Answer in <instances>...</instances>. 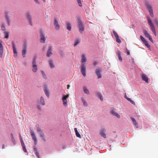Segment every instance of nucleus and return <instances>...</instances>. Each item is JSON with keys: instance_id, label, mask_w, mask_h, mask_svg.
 I'll use <instances>...</instances> for the list:
<instances>
[{"instance_id": "603ef678", "label": "nucleus", "mask_w": 158, "mask_h": 158, "mask_svg": "<svg viewBox=\"0 0 158 158\" xmlns=\"http://www.w3.org/2000/svg\"><path fill=\"white\" fill-rule=\"evenodd\" d=\"M93 64L94 66H95L97 64V63L96 61H94L93 62Z\"/></svg>"}, {"instance_id": "393cba45", "label": "nucleus", "mask_w": 158, "mask_h": 158, "mask_svg": "<svg viewBox=\"0 0 158 158\" xmlns=\"http://www.w3.org/2000/svg\"><path fill=\"white\" fill-rule=\"evenodd\" d=\"M80 40L79 39H77L75 40L74 41V46L75 47L78 44H79L80 43Z\"/></svg>"}, {"instance_id": "49530a36", "label": "nucleus", "mask_w": 158, "mask_h": 158, "mask_svg": "<svg viewBox=\"0 0 158 158\" xmlns=\"http://www.w3.org/2000/svg\"><path fill=\"white\" fill-rule=\"evenodd\" d=\"M150 16L152 17H153V11H149V12Z\"/></svg>"}, {"instance_id": "13d9d810", "label": "nucleus", "mask_w": 158, "mask_h": 158, "mask_svg": "<svg viewBox=\"0 0 158 158\" xmlns=\"http://www.w3.org/2000/svg\"><path fill=\"white\" fill-rule=\"evenodd\" d=\"M127 54L128 55H129L130 54V52L128 51H127Z\"/></svg>"}, {"instance_id": "c03bdc74", "label": "nucleus", "mask_w": 158, "mask_h": 158, "mask_svg": "<svg viewBox=\"0 0 158 158\" xmlns=\"http://www.w3.org/2000/svg\"><path fill=\"white\" fill-rule=\"evenodd\" d=\"M11 140L13 143L15 144V141L14 138H11Z\"/></svg>"}, {"instance_id": "c85d7f7f", "label": "nucleus", "mask_w": 158, "mask_h": 158, "mask_svg": "<svg viewBox=\"0 0 158 158\" xmlns=\"http://www.w3.org/2000/svg\"><path fill=\"white\" fill-rule=\"evenodd\" d=\"M5 37L6 39H7L9 38V32L7 31H5L4 32Z\"/></svg>"}, {"instance_id": "412c9836", "label": "nucleus", "mask_w": 158, "mask_h": 158, "mask_svg": "<svg viewBox=\"0 0 158 158\" xmlns=\"http://www.w3.org/2000/svg\"><path fill=\"white\" fill-rule=\"evenodd\" d=\"M52 49L51 47H50L47 53V56L48 57H50L52 54Z\"/></svg>"}, {"instance_id": "423d86ee", "label": "nucleus", "mask_w": 158, "mask_h": 158, "mask_svg": "<svg viewBox=\"0 0 158 158\" xmlns=\"http://www.w3.org/2000/svg\"><path fill=\"white\" fill-rule=\"evenodd\" d=\"M26 19L28 20L30 24L32 25L31 16L29 12H27L26 15Z\"/></svg>"}, {"instance_id": "72a5a7b5", "label": "nucleus", "mask_w": 158, "mask_h": 158, "mask_svg": "<svg viewBox=\"0 0 158 158\" xmlns=\"http://www.w3.org/2000/svg\"><path fill=\"white\" fill-rule=\"evenodd\" d=\"M44 135L43 133L41 132L40 133V137L42 138L44 141H45L46 139L44 138Z\"/></svg>"}, {"instance_id": "f3484780", "label": "nucleus", "mask_w": 158, "mask_h": 158, "mask_svg": "<svg viewBox=\"0 0 158 158\" xmlns=\"http://www.w3.org/2000/svg\"><path fill=\"white\" fill-rule=\"evenodd\" d=\"M95 73L98 76V78L99 79L102 77L101 70L99 69H96Z\"/></svg>"}, {"instance_id": "680f3d73", "label": "nucleus", "mask_w": 158, "mask_h": 158, "mask_svg": "<svg viewBox=\"0 0 158 158\" xmlns=\"http://www.w3.org/2000/svg\"><path fill=\"white\" fill-rule=\"evenodd\" d=\"M125 98H126L127 99V98H128L126 96V95H125Z\"/></svg>"}, {"instance_id": "4c0bfd02", "label": "nucleus", "mask_w": 158, "mask_h": 158, "mask_svg": "<svg viewBox=\"0 0 158 158\" xmlns=\"http://www.w3.org/2000/svg\"><path fill=\"white\" fill-rule=\"evenodd\" d=\"M113 32L115 38L119 37L117 33L114 30H113Z\"/></svg>"}, {"instance_id": "5701e85b", "label": "nucleus", "mask_w": 158, "mask_h": 158, "mask_svg": "<svg viewBox=\"0 0 158 158\" xmlns=\"http://www.w3.org/2000/svg\"><path fill=\"white\" fill-rule=\"evenodd\" d=\"M34 151L35 152V154H36L37 157L38 158H40V155L39 152L37 151V148H34Z\"/></svg>"}, {"instance_id": "dca6fc26", "label": "nucleus", "mask_w": 158, "mask_h": 158, "mask_svg": "<svg viewBox=\"0 0 158 158\" xmlns=\"http://www.w3.org/2000/svg\"><path fill=\"white\" fill-rule=\"evenodd\" d=\"M87 60L85 54H83L81 57V64L85 65V63L86 61Z\"/></svg>"}, {"instance_id": "69168bd1", "label": "nucleus", "mask_w": 158, "mask_h": 158, "mask_svg": "<svg viewBox=\"0 0 158 158\" xmlns=\"http://www.w3.org/2000/svg\"><path fill=\"white\" fill-rule=\"evenodd\" d=\"M156 25V26H157V27H158V24H157V25Z\"/></svg>"}, {"instance_id": "ddd939ff", "label": "nucleus", "mask_w": 158, "mask_h": 158, "mask_svg": "<svg viewBox=\"0 0 158 158\" xmlns=\"http://www.w3.org/2000/svg\"><path fill=\"white\" fill-rule=\"evenodd\" d=\"M12 45L13 49V52L14 53V56L15 57H16L17 56V52L16 50L15 43L13 41L12 42Z\"/></svg>"}, {"instance_id": "1a4fd4ad", "label": "nucleus", "mask_w": 158, "mask_h": 158, "mask_svg": "<svg viewBox=\"0 0 158 158\" xmlns=\"http://www.w3.org/2000/svg\"><path fill=\"white\" fill-rule=\"evenodd\" d=\"M106 129L105 128H102L101 129L100 131L99 134L102 137L104 138H106Z\"/></svg>"}, {"instance_id": "4468645a", "label": "nucleus", "mask_w": 158, "mask_h": 158, "mask_svg": "<svg viewBox=\"0 0 158 158\" xmlns=\"http://www.w3.org/2000/svg\"><path fill=\"white\" fill-rule=\"evenodd\" d=\"M5 19L7 23V24L8 26H10V16L8 15L7 12L5 13Z\"/></svg>"}, {"instance_id": "20e7f679", "label": "nucleus", "mask_w": 158, "mask_h": 158, "mask_svg": "<svg viewBox=\"0 0 158 158\" xmlns=\"http://www.w3.org/2000/svg\"><path fill=\"white\" fill-rule=\"evenodd\" d=\"M143 32L145 35V37L148 38L150 41H151L152 43H153V41L149 33L145 29H143Z\"/></svg>"}, {"instance_id": "de8ad7c7", "label": "nucleus", "mask_w": 158, "mask_h": 158, "mask_svg": "<svg viewBox=\"0 0 158 158\" xmlns=\"http://www.w3.org/2000/svg\"><path fill=\"white\" fill-rule=\"evenodd\" d=\"M23 151L25 152H27V149H26V148L25 147V146L23 147Z\"/></svg>"}, {"instance_id": "9b49d317", "label": "nucleus", "mask_w": 158, "mask_h": 158, "mask_svg": "<svg viewBox=\"0 0 158 158\" xmlns=\"http://www.w3.org/2000/svg\"><path fill=\"white\" fill-rule=\"evenodd\" d=\"M116 110L115 109H112L110 110V113L112 115L116 116L118 118H120V116L116 112Z\"/></svg>"}, {"instance_id": "4be33fe9", "label": "nucleus", "mask_w": 158, "mask_h": 158, "mask_svg": "<svg viewBox=\"0 0 158 158\" xmlns=\"http://www.w3.org/2000/svg\"><path fill=\"white\" fill-rule=\"evenodd\" d=\"M44 89L45 94L48 98H49V94L48 88L46 86L44 87Z\"/></svg>"}, {"instance_id": "79ce46f5", "label": "nucleus", "mask_w": 158, "mask_h": 158, "mask_svg": "<svg viewBox=\"0 0 158 158\" xmlns=\"http://www.w3.org/2000/svg\"><path fill=\"white\" fill-rule=\"evenodd\" d=\"M41 73H42V76H43V77L45 79H46V75L45 74V73H44L43 71H41Z\"/></svg>"}, {"instance_id": "f704fd0d", "label": "nucleus", "mask_w": 158, "mask_h": 158, "mask_svg": "<svg viewBox=\"0 0 158 158\" xmlns=\"http://www.w3.org/2000/svg\"><path fill=\"white\" fill-rule=\"evenodd\" d=\"M131 119L132 120L133 123L134 125H136L137 124V123L134 118H131Z\"/></svg>"}, {"instance_id": "bb28decb", "label": "nucleus", "mask_w": 158, "mask_h": 158, "mask_svg": "<svg viewBox=\"0 0 158 158\" xmlns=\"http://www.w3.org/2000/svg\"><path fill=\"white\" fill-rule=\"evenodd\" d=\"M1 30L3 31H5L6 30L5 25L4 23H2L1 24Z\"/></svg>"}, {"instance_id": "c9c22d12", "label": "nucleus", "mask_w": 158, "mask_h": 158, "mask_svg": "<svg viewBox=\"0 0 158 158\" xmlns=\"http://www.w3.org/2000/svg\"><path fill=\"white\" fill-rule=\"evenodd\" d=\"M82 101L84 105L85 106H87V103L83 98L82 99Z\"/></svg>"}, {"instance_id": "09e8293b", "label": "nucleus", "mask_w": 158, "mask_h": 158, "mask_svg": "<svg viewBox=\"0 0 158 158\" xmlns=\"http://www.w3.org/2000/svg\"><path fill=\"white\" fill-rule=\"evenodd\" d=\"M36 127L37 131L41 132V129L39 127Z\"/></svg>"}, {"instance_id": "9d476101", "label": "nucleus", "mask_w": 158, "mask_h": 158, "mask_svg": "<svg viewBox=\"0 0 158 158\" xmlns=\"http://www.w3.org/2000/svg\"><path fill=\"white\" fill-rule=\"evenodd\" d=\"M140 39L143 42L145 45L148 48H150V45L148 44V42L145 40V38L142 35L140 36Z\"/></svg>"}, {"instance_id": "e433bc0d", "label": "nucleus", "mask_w": 158, "mask_h": 158, "mask_svg": "<svg viewBox=\"0 0 158 158\" xmlns=\"http://www.w3.org/2000/svg\"><path fill=\"white\" fill-rule=\"evenodd\" d=\"M127 99L128 101L130 102L132 104H133L134 105H135V102L133 100H131L130 98H127Z\"/></svg>"}, {"instance_id": "7ed1b4c3", "label": "nucleus", "mask_w": 158, "mask_h": 158, "mask_svg": "<svg viewBox=\"0 0 158 158\" xmlns=\"http://www.w3.org/2000/svg\"><path fill=\"white\" fill-rule=\"evenodd\" d=\"M36 58L35 57L32 62V71L34 72H36L37 70V66L36 64Z\"/></svg>"}, {"instance_id": "f257e3e1", "label": "nucleus", "mask_w": 158, "mask_h": 158, "mask_svg": "<svg viewBox=\"0 0 158 158\" xmlns=\"http://www.w3.org/2000/svg\"><path fill=\"white\" fill-rule=\"evenodd\" d=\"M148 21L151 30L152 32L156 36V34L155 27L153 22L149 18H148Z\"/></svg>"}, {"instance_id": "0e129e2a", "label": "nucleus", "mask_w": 158, "mask_h": 158, "mask_svg": "<svg viewBox=\"0 0 158 158\" xmlns=\"http://www.w3.org/2000/svg\"><path fill=\"white\" fill-rule=\"evenodd\" d=\"M158 24V22L157 23H156V25H157V24Z\"/></svg>"}, {"instance_id": "e2e57ef3", "label": "nucleus", "mask_w": 158, "mask_h": 158, "mask_svg": "<svg viewBox=\"0 0 158 158\" xmlns=\"http://www.w3.org/2000/svg\"><path fill=\"white\" fill-rule=\"evenodd\" d=\"M42 0L44 2H46V0Z\"/></svg>"}, {"instance_id": "8fccbe9b", "label": "nucleus", "mask_w": 158, "mask_h": 158, "mask_svg": "<svg viewBox=\"0 0 158 158\" xmlns=\"http://www.w3.org/2000/svg\"><path fill=\"white\" fill-rule=\"evenodd\" d=\"M21 142V143L22 146V147H25V144L24 143L23 141H22V142Z\"/></svg>"}, {"instance_id": "b1692460", "label": "nucleus", "mask_w": 158, "mask_h": 158, "mask_svg": "<svg viewBox=\"0 0 158 158\" xmlns=\"http://www.w3.org/2000/svg\"><path fill=\"white\" fill-rule=\"evenodd\" d=\"M96 96L100 98L101 101H102L103 100L102 95L99 92H97L96 93Z\"/></svg>"}, {"instance_id": "a878e982", "label": "nucleus", "mask_w": 158, "mask_h": 158, "mask_svg": "<svg viewBox=\"0 0 158 158\" xmlns=\"http://www.w3.org/2000/svg\"><path fill=\"white\" fill-rule=\"evenodd\" d=\"M49 64L50 67L51 68H53L54 67V66L53 64V61L52 60H50L49 61Z\"/></svg>"}, {"instance_id": "6e6d98bb", "label": "nucleus", "mask_w": 158, "mask_h": 158, "mask_svg": "<svg viewBox=\"0 0 158 158\" xmlns=\"http://www.w3.org/2000/svg\"><path fill=\"white\" fill-rule=\"evenodd\" d=\"M74 131H75V133H76V132H78L77 130V128H74Z\"/></svg>"}, {"instance_id": "5fc2aeb1", "label": "nucleus", "mask_w": 158, "mask_h": 158, "mask_svg": "<svg viewBox=\"0 0 158 158\" xmlns=\"http://www.w3.org/2000/svg\"><path fill=\"white\" fill-rule=\"evenodd\" d=\"M19 138H20V141H21V142L22 141H23V140L22 139V137L20 135H19Z\"/></svg>"}, {"instance_id": "864d4df0", "label": "nucleus", "mask_w": 158, "mask_h": 158, "mask_svg": "<svg viewBox=\"0 0 158 158\" xmlns=\"http://www.w3.org/2000/svg\"><path fill=\"white\" fill-rule=\"evenodd\" d=\"M154 23H155V24H156V23H157V22H158V20H157V19H155L154 20Z\"/></svg>"}, {"instance_id": "f03ea898", "label": "nucleus", "mask_w": 158, "mask_h": 158, "mask_svg": "<svg viewBox=\"0 0 158 158\" xmlns=\"http://www.w3.org/2000/svg\"><path fill=\"white\" fill-rule=\"evenodd\" d=\"M78 28L79 29V32L81 33H82V32L84 31V27L82 24V22L81 19H78Z\"/></svg>"}, {"instance_id": "a211bd4d", "label": "nucleus", "mask_w": 158, "mask_h": 158, "mask_svg": "<svg viewBox=\"0 0 158 158\" xmlns=\"http://www.w3.org/2000/svg\"><path fill=\"white\" fill-rule=\"evenodd\" d=\"M142 79L145 81L146 83H148V78L147 76L144 74H142L141 75Z\"/></svg>"}, {"instance_id": "6ab92c4d", "label": "nucleus", "mask_w": 158, "mask_h": 158, "mask_svg": "<svg viewBox=\"0 0 158 158\" xmlns=\"http://www.w3.org/2000/svg\"><path fill=\"white\" fill-rule=\"evenodd\" d=\"M3 53V46L2 44V42H0V57L2 58V57Z\"/></svg>"}, {"instance_id": "a18cd8bd", "label": "nucleus", "mask_w": 158, "mask_h": 158, "mask_svg": "<svg viewBox=\"0 0 158 158\" xmlns=\"http://www.w3.org/2000/svg\"><path fill=\"white\" fill-rule=\"evenodd\" d=\"M26 48H27L26 45L25 44H24L23 46V49L26 50Z\"/></svg>"}, {"instance_id": "f8f14e48", "label": "nucleus", "mask_w": 158, "mask_h": 158, "mask_svg": "<svg viewBox=\"0 0 158 158\" xmlns=\"http://www.w3.org/2000/svg\"><path fill=\"white\" fill-rule=\"evenodd\" d=\"M145 3L147 7V9L149 12L153 11L152 6L148 2L146 1Z\"/></svg>"}, {"instance_id": "a19ab883", "label": "nucleus", "mask_w": 158, "mask_h": 158, "mask_svg": "<svg viewBox=\"0 0 158 158\" xmlns=\"http://www.w3.org/2000/svg\"><path fill=\"white\" fill-rule=\"evenodd\" d=\"M69 94H67L66 95L64 96L62 98V99H67V98L69 97Z\"/></svg>"}, {"instance_id": "39448f33", "label": "nucleus", "mask_w": 158, "mask_h": 158, "mask_svg": "<svg viewBox=\"0 0 158 158\" xmlns=\"http://www.w3.org/2000/svg\"><path fill=\"white\" fill-rule=\"evenodd\" d=\"M31 133L32 139L34 141L35 145H36L37 143V140L34 132L32 130H31Z\"/></svg>"}, {"instance_id": "cd10ccee", "label": "nucleus", "mask_w": 158, "mask_h": 158, "mask_svg": "<svg viewBox=\"0 0 158 158\" xmlns=\"http://www.w3.org/2000/svg\"><path fill=\"white\" fill-rule=\"evenodd\" d=\"M40 102L41 104L42 105H45V102L44 98L43 97H41L40 98Z\"/></svg>"}, {"instance_id": "2eb2a0df", "label": "nucleus", "mask_w": 158, "mask_h": 158, "mask_svg": "<svg viewBox=\"0 0 158 158\" xmlns=\"http://www.w3.org/2000/svg\"><path fill=\"white\" fill-rule=\"evenodd\" d=\"M54 25L55 26V29L56 30H58L60 29V25L59 24L57 20L55 19L54 22Z\"/></svg>"}, {"instance_id": "4d7b16f0", "label": "nucleus", "mask_w": 158, "mask_h": 158, "mask_svg": "<svg viewBox=\"0 0 158 158\" xmlns=\"http://www.w3.org/2000/svg\"><path fill=\"white\" fill-rule=\"evenodd\" d=\"M10 136H11V138H14L13 135L12 133H11L10 134Z\"/></svg>"}, {"instance_id": "c756f323", "label": "nucleus", "mask_w": 158, "mask_h": 158, "mask_svg": "<svg viewBox=\"0 0 158 158\" xmlns=\"http://www.w3.org/2000/svg\"><path fill=\"white\" fill-rule=\"evenodd\" d=\"M67 28L70 31L71 29V25L69 23H67Z\"/></svg>"}, {"instance_id": "58836bf2", "label": "nucleus", "mask_w": 158, "mask_h": 158, "mask_svg": "<svg viewBox=\"0 0 158 158\" xmlns=\"http://www.w3.org/2000/svg\"><path fill=\"white\" fill-rule=\"evenodd\" d=\"M116 41L118 43L120 44L121 42V41L119 39V37L116 38Z\"/></svg>"}, {"instance_id": "ea45409f", "label": "nucleus", "mask_w": 158, "mask_h": 158, "mask_svg": "<svg viewBox=\"0 0 158 158\" xmlns=\"http://www.w3.org/2000/svg\"><path fill=\"white\" fill-rule=\"evenodd\" d=\"M77 2L78 3V5L79 6L81 7L82 6V3L81 2V0H77Z\"/></svg>"}, {"instance_id": "37998d69", "label": "nucleus", "mask_w": 158, "mask_h": 158, "mask_svg": "<svg viewBox=\"0 0 158 158\" xmlns=\"http://www.w3.org/2000/svg\"><path fill=\"white\" fill-rule=\"evenodd\" d=\"M76 136L77 137H78L79 138H81V135H80V134L78 132H76Z\"/></svg>"}, {"instance_id": "0eeeda50", "label": "nucleus", "mask_w": 158, "mask_h": 158, "mask_svg": "<svg viewBox=\"0 0 158 158\" xmlns=\"http://www.w3.org/2000/svg\"><path fill=\"white\" fill-rule=\"evenodd\" d=\"M86 67L85 65H81V73L83 75L84 77H85L86 75Z\"/></svg>"}, {"instance_id": "6e6552de", "label": "nucleus", "mask_w": 158, "mask_h": 158, "mask_svg": "<svg viewBox=\"0 0 158 158\" xmlns=\"http://www.w3.org/2000/svg\"><path fill=\"white\" fill-rule=\"evenodd\" d=\"M40 42L41 43H44L45 42V38L44 35L42 31H40Z\"/></svg>"}, {"instance_id": "aec40b11", "label": "nucleus", "mask_w": 158, "mask_h": 158, "mask_svg": "<svg viewBox=\"0 0 158 158\" xmlns=\"http://www.w3.org/2000/svg\"><path fill=\"white\" fill-rule=\"evenodd\" d=\"M116 54L118 57L119 60L121 61H122V58L121 56V52L120 51H118L116 52Z\"/></svg>"}, {"instance_id": "7c9ffc66", "label": "nucleus", "mask_w": 158, "mask_h": 158, "mask_svg": "<svg viewBox=\"0 0 158 158\" xmlns=\"http://www.w3.org/2000/svg\"><path fill=\"white\" fill-rule=\"evenodd\" d=\"M83 90L85 93L87 94H89V91L85 87H84V88Z\"/></svg>"}, {"instance_id": "2f4dec72", "label": "nucleus", "mask_w": 158, "mask_h": 158, "mask_svg": "<svg viewBox=\"0 0 158 158\" xmlns=\"http://www.w3.org/2000/svg\"><path fill=\"white\" fill-rule=\"evenodd\" d=\"M26 50L23 49L22 51V55L23 57H25L26 56Z\"/></svg>"}, {"instance_id": "bf43d9fd", "label": "nucleus", "mask_w": 158, "mask_h": 158, "mask_svg": "<svg viewBox=\"0 0 158 158\" xmlns=\"http://www.w3.org/2000/svg\"><path fill=\"white\" fill-rule=\"evenodd\" d=\"M67 86V89H69V87H70V85H68Z\"/></svg>"}, {"instance_id": "3c124183", "label": "nucleus", "mask_w": 158, "mask_h": 158, "mask_svg": "<svg viewBox=\"0 0 158 158\" xmlns=\"http://www.w3.org/2000/svg\"><path fill=\"white\" fill-rule=\"evenodd\" d=\"M35 2L38 4H40V2L38 0H34Z\"/></svg>"}, {"instance_id": "052dcab7", "label": "nucleus", "mask_w": 158, "mask_h": 158, "mask_svg": "<svg viewBox=\"0 0 158 158\" xmlns=\"http://www.w3.org/2000/svg\"><path fill=\"white\" fill-rule=\"evenodd\" d=\"M38 108L39 109H40V108H41V107H40V106H38Z\"/></svg>"}, {"instance_id": "473e14b6", "label": "nucleus", "mask_w": 158, "mask_h": 158, "mask_svg": "<svg viewBox=\"0 0 158 158\" xmlns=\"http://www.w3.org/2000/svg\"><path fill=\"white\" fill-rule=\"evenodd\" d=\"M62 100L63 102V104L64 106H66L67 105V99H62Z\"/></svg>"}]
</instances>
